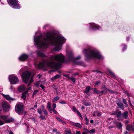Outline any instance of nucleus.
Instances as JSON below:
<instances>
[{"mask_svg":"<svg viewBox=\"0 0 134 134\" xmlns=\"http://www.w3.org/2000/svg\"><path fill=\"white\" fill-rule=\"evenodd\" d=\"M34 36V41L35 44L40 51L37 52L38 56L42 57H45V54L41 52L44 51V49L50 45L55 47V51H59L62 48V46L65 41V38L60 34L53 35L48 33L44 36L41 35L35 38Z\"/></svg>","mask_w":134,"mask_h":134,"instance_id":"f257e3e1","label":"nucleus"},{"mask_svg":"<svg viewBox=\"0 0 134 134\" xmlns=\"http://www.w3.org/2000/svg\"><path fill=\"white\" fill-rule=\"evenodd\" d=\"M50 59L52 62H49L47 60H44L39 63L38 67L41 69L47 66L49 68H56L60 66L64 62L65 57L62 54L60 53L51 57Z\"/></svg>","mask_w":134,"mask_h":134,"instance_id":"f03ea898","label":"nucleus"},{"mask_svg":"<svg viewBox=\"0 0 134 134\" xmlns=\"http://www.w3.org/2000/svg\"><path fill=\"white\" fill-rule=\"evenodd\" d=\"M83 53L85 54V57L87 59L92 58L102 59L103 57L99 52L96 50H92L90 49H85L83 51Z\"/></svg>","mask_w":134,"mask_h":134,"instance_id":"7ed1b4c3","label":"nucleus"},{"mask_svg":"<svg viewBox=\"0 0 134 134\" xmlns=\"http://www.w3.org/2000/svg\"><path fill=\"white\" fill-rule=\"evenodd\" d=\"M9 4L13 8L15 9H19L20 6L19 2L17 0H7Z\"/></svg>","mask_w":134,"mask_h":134,"instance_id":"20e7f679","label":"nucleus"},{"mask_svg":"<svg viewBox=\"0 0 134 134\" xmlns=\"http://www.w3.org/2000/svg\"><path fill=\"white\" fill-rule=\"evenodd\" d=\"M31 75L30 72L28 71H26L23 72L21 76V77L23 81L25 83H27Z\"/></svg>","mask_w":134,"mask_h":134,"instance_id":"39448f33","label":"nucleus"},{"mask_svg":"<svg viewBox=\"0 0 134 134\" xmlns=\"http://www.w3.org/2000/svg\"><path fill=\"white\" fill-rule=\"evenodd\" d=\"M0 118L5 123H8L12 121L14 119L12 117H9L8 115H2L0 114Z\"/></svg>","mask_w":134,"mask_h":134,"instance_id":"423d86ee","label":"nucleus"},{"mask_svg":"<svg viewBox=\"0 0 134 134\" xmlns=\"http://www.w3.org/2000/svg\"><path fill=\"white\" fill-rule=\"evenodd\" d=\"M9 79L11 84H16L19 82L17 77L12 75H10L9 76Z\"/></svg>","mask_w":134,"mask_h":134,"instance_id":"0eeeda50","label":"nucleus"},{"mask_svg":"<svg viewBox=\"0 0 134 134\" xmlns=\"http://www.w3.org/2000/svg\"><path fill=\"white\" fill-rule=\"evenodd\" d=\"M23 108V105L21 103H18L15 107V110L18 114L20 115L22 113Z\"/></svg>","mask_w":134,"mask_h":134,"instance_id":"6e6552de","label":"nucleus"},{"mask_svg":"<svg viewBox=\"0 0 134 134\" xmlns=\"http://www.w3.org/2000/svg\"><path fill=\"white\" fill-rule=\"evenodd\" d=\"M90 30H99L100 28V27L98 26L97 25L94 23H90Z\"/></svg>","mask_w":134,"mask_h":134,"instance_id":"1a4fd4ad","label":"nucleus"},{"mask_svg":"<svg viewBox=\"0 0 134 134\" xmlns=\"http://www.w3.org/2000/svg\"><path fill=\"white\" fill-rule=\"evenodd\" d=\"M28 57L27 55L26 54H22L19 58V59L21 61H25Z\"/></svg>","mask_w":134,"mask_h":134,"instance_id":"9d476101","label":"nucleus"},{"mask_svg":"<svg viewBox=\"0 0 134 134\" xmlns=\"http://www.w3.org/2000/svg\"><path fill=\"white\" fill-rule=\"evenodd\" d=\"M3 107L4 110L7 111H8L10 108V105L6 103H4L3 104Z\"/></svg>","mask_w":134,"mask_h":134,"instance_id":"9b49d317","label":"nucleus"},{"mask_svg":"<svg viewBox=\"0 0 134 134\" xmlns=\"http://www.w3.org/2000/svg\"><path fill=\"white\" fill-rule=\"evenodd\" d=\"M116 116L118 119L120 121H121L123 120L122 114L121 112L119 111L117 113Z\"/></svg>","mask_w":134,"mask_h":134,"instance_id":"f8f14e48","label":"nucleus"},{"mask_svg":"<svg viewBox=\"0 0 134 134\" xmlns=\"http://www.w3.org/2000/svg\"><path fill=\"white\" fill-rule=\"evenodd\" d=\"M3 96L6 99L9 101H14L15 100V99L10 97L9 95H5L3 94Z\"/></svg>","mask_w":134,"mask_h":134,"instance_id":"ddd939ff","label":"nucleus"},{"mask_svg":"<svg viewBox=\"0 0 134 134\" xmlns=\"http://www.w3.org/2000/svg\"><path fill=\"white\" fill-rule=\"evenodd\" d=\"M117 105L122 110H123L124 109V107L123 104L122 103L120 99H119L118 100V102L117 103Z\"/></svg>","mask_w":134,"mask_h":134,"instance_id":"4468645a","label":"nucleus"},{"mask_svg":"<svg viewBox=\"0 0 134 134\" xmlns=\"http://www.w3.org/2000/svg\"><path fill=\"white\" fill-rule=\"evenodd\" d=\"M28 91H26L22 93V96H21V97L24 100H25L26 96H28Z\"/></svg>","mask_w":134,"mask_h":134,"instance_id":"2eb2a0df","label":"nucleus"},{"mask_svg":"<svg viewBox=\"0 0 134 134\" xmlns=\"http://www.w3.org/2000/svg\"><path fill=\"white\" fill-rule=\"evenodd\" d=\"M26 88V87L23 85H20L19 86L18 90L20 92H22Z\"/></svg>","mask_w":134,"mask_h":134,"instance_id":"dca6fc26","label":"nucleus"},{"mask_svg":"<svg viewBox=\"0 0 134 134\" xmlns=\"http://www.w3.org/2000/svg\"><path fill=\"white\" fill-rule=\"evenodd\" d=\"M126 129L128 131L132 130L133 131L134 129V126L131 125H128L126 127Z\"/></svg>","mask_w":134,"mask_h":134,"instance_id":"f3484780","label":"nucleus"},{"mask_svg":"<svg viewBox=\"0 0 134 134\" xmlns=\"http://www.w3.org/2000/svg\"><path fill=\"white\" fill-rule=\"evenodd\" d=\"M72 125L76 127H78L79 128H81L82 127L80 124L78 123H74L73 122H72Z\"/></svg>","mask_w":134,"mask_h":134,"instance_id":"a211bd4d","label":"nucleus"},{"mask_svg":"<svg viewBox=\"0 0 134 134\" xmlns=\"http://www.w3.org/2000/svg\"><path fill=\"white\" fill-rule=\"evenodd\" d=\"M93 115L94 116H97L99 117L101 116V114L100 112L97 111H94L93 114Z\"/></svg>","mask_w":134,"mask_h":134,"instance_id":"6ab92c4d","label":"nucleus"},{"mask_svg":"<svg viewBox=\"0 0 134 134\" xmlns=\"http://www.w3.org/2000/svg\"><path fill=\"white\" fill-rule=\"evenodd\" d=\"M47 107L48 109L50 112V113H52V108L51 105V103L50 102H49L47 104Z\"/></svg>","mask_w":134,"mask_h":134,"instance_id":"aec40b11","label":"nucleus"},{"mask_svg":"<svg viewBox=\"0 0 134 134\" xmlns=\"http://www.w3.org/2000/svg\"><path fill=\"white\" fill-rule=\"evenodd\" d=\"M82 104L86 106H89L91 105V104L90 102L86 101L85 99L83 100Z\"/></svg>","mask_w":134,"mask_h":134,"instance_id":"412c9836","label":"nucleus"},{"mask_svg":"<svg viewBox=\"0 0 134 134\" xmlns=\"http://www.w3.org/2000/svg\"><path fill=\"white\" fill-rule=\"evenodd\" d=\"M128 112L126 111L124 112L122 114L123 119L124 118L125 119H127V118H128Z\"/></svg>","mask_w":134,"mask_h":134,"instance_id":"4be33fe9","label":"nucleus"},{"mask_svg":"<svg viewBox=\"0 0 134 134\" xmlns=\"http://www.w3.org/2000/svg\"><path fill=\"white\" fill-rule=\"evenodd\" d=\"M108 71L113 78H116V76L114 74L110 69H107Z\"/></svg>","mask_w":134,"mask_h":134,"instance_id":"5701e85b","label":"nucleus"},{"mask_svg":"<svg viewBox=\"0 0 134 134\" xmlns=\"http://www.w3.org/2000/svg\"><path fill=\"white\" fill-rule=\"evenodd\" d=\"M91 89H92V88L90 86H87L84 91V92L85 93H87L90 91Z\"/></svg>","mask_w":134,"mask_h":134,"instance_id":"b1692460","label":"nucleus"},{"mask_svg":"<svg viewBox=\"0 0 134 134\" xmlns=\"http://www.w3.org/2000/svg\"><path fill=\"white\" fill-rule=\"evenodd\" d=\"M92 90L96 94H98L101 93L100 91L97 90L96 88H92Z\"/></svg>","mask_w":134,"mask_h":134,"instance_id":"393cba45","label":"nucleus"},{"mask_svg":"<svg viewBox=\"0 0 134 134\" xmlns=\"http://www.w3.org/2000/svg\"><path fill=\"white\" fill-rule=\"evenodd\" d=\"M61 77V76L59 74H57L54 76L52 77L51 78L52 80H54L55 79H57Z\"/></svg>","mask_w":134,"mask_h":134,"instance_id":"a878e982","label":"nucleus"},{"mask_svg":"<svg viewBox=\"0 0 134 134\" xmlns=\"http://www.w3.org/2000/svg\"><path fill=\"white\" fill-rule=\"evenodd\" d=\"M68 59L71 60L73 58V55L72 52H70L68 54Z\"/></svg>","mask_w":134,"mask_h":134,"instance_id":"bb28decb","label":"nucleus"},{"mask_svg":"<svg viewBox=\"0 0 134 134\" xmlns=\"http://www.w3.org/2000/svg\"><path fill=\"white\" fill-rule=\"evenodd\" d=\"M56 119H57V120H58L59 122L62 123L63 124H66V122L65 121H64L62 120V119H61L60 118L58 117H56Z\"/></svg>","mask_w":134,"mask_h":134,"instance_id":"cd10ccee","label":"nucleus"},{"mask_svg":"<svg viewBox=\"0 0 134 134\" xmlns=\"http://www.w3.org/2000/svg\"><path fill=\"white\" fill-rule=\"evenodd\" d=\"M103 90L100 91L101 93L102 94H106L107 93L108 89L107 88L105 89H103Z\"/></svg>","mask_w":134,"mask_h":134,"instance_id":"c85d7f7f","label":"nucleus"},{"mask_svg":"<svg viewBox=\"0 0 134 134\" xmlns=\"http://www.w3.org/2000/svg\"><path fill=\"white\" fill-rule=\"evenodd\" d=\"M117 126L119 129H120L122 127V125L121 123L119 122H117L116 123Z\"/></svg>","mask_w":134,"mask_h":134,"instance_id":"c756f323","label":"nucleus"},{"mask_svg":"<svg viewBox=\"0 0 134 134\" xmlns=\"http://www.w3.org/2000/svg\"><path fill=\"white\" fill-rule=\"evenodd\" d=\"M74 75H72L71 76H70L69 79H70L73 82H75V79L74 77Z\"/></svg>","mask_w":134,"mask_h":134,"instance_id":"7c9ffc66","label":"nucleus"},{"mask_svg":"<svg viewBox=\"0 0 134 134\" xmlns=\"http://www.w3.org/2000/svg\"><path fill=\"white\" fill-rule=\"evenodd\" d=\"M59 96H57L55 97L52 99V101L53 102H55L58 100H59Z\"/></svg>","mask_w":134,"mask_h":134,"instance_id":"2f4dec72","label":"nucleus"},{"mask_svg":"<svg viewBox=\"0 0 134 134\" xmlns=\"http://www.w3.org/2000/svg\"><path fill=\"white\" fill-rule=\"evenodd\" d=\"M122 101L125 104V107H127L128 105V104L127 103V101L124 98L123 99Z\"/></svg>","mask_w":134,"mask_h":134,"instance_id":"473e14b6","label":"nucleus"},{"mask_svg":"<svg viewBox=\"0 0 134 134\" xmlns=\"http://www.w3.org/2000/svg\"><path fill=\"white\" fill-rule=\"evenodd\" d=\"M37 112L40 114H41L42 112V110L41 108H40L38 109Z\"/></svg>","mask_w":134,"mask_h":134,"instance_id":"72a5a7b5","label":"nucleus"},{"mask_svg":"<svg viewBox=\"0 0 134 134\" xmlns=\"http://www.w3.org/2000/svg\"><path fill=\"white\" fill-rule=\"evenodd\" d=\"M43 111L44 114L46 116L48 115V112L45 109H43Z\"/></svg>","mask_w":134,"mask_h":134,"instance_id":"f704fd0d","label":"nucleus"},{"mask_svg":"<svg viewBox=\"0 0 134 134\" xmlns=\"http://www.w3.org/2000/svg\"><path fill=\"white\" fill-rule=\"evenodd\" d=\"M39 118H41L42 120H45L46 119L45 118V117L43 116L42 115H40V116Z\"/></svg>","mask_w":134,"mask_h":134,"instance_id":"c9c22d12","label":"nucleus"},{"mask_svg":"<svg viewBox=\"0 0 134 134\" xmlns=\"http://www.w3.org/2000/svg\"><path fill=\"white\" fill-rule=\"evenodd\" d=\"M4 123L5 122L1 119H0V126L3 125Z\"/></svg>","mask_w":134,"mask_h":134,"instance_id":"e433bc0d","label":"nucleus"},{"mask_svg":"<svg viewBox=\"0 0 134 134\" xmlns=\"http://www.w3.org/2000/svg\"><path fill=\"white\" fill-rule=\"evenodd\" d=\"M90 133H93L95 132V130L94 129H93L90 130Z\"/></svg>","mask_w":134,"mask_h":134,"instance_id":"4c0bfd02","label":"nucleus"},{"mask_svg":"<svg viewBox=\"0 0 134 134\" xmlns=\"http://www.w3.org/2000/svg\"><path fill=\"white\" fill-rule=\"evenodd\" d=\"M100 81H97L95 83V85L97 86L100 83Z\"/></svg>","mask_w":134,"mask_h":134,"instance_id":"58836bf2","label":"nucleus"},{"mask_svg":"<svg viewBox=\"0 0 134 134\" xmlns=\"http://www.w3.org/2000/svg\"><path fill=\"white\" fill-rule=\"evenodd\" d=\"M76 112H77V114H78V115L80 117L82 118V115H81V114L80 112L78 110Z\"/></svg>","mask_w":134,"mask_h":134,"instance_id":"ea45409f","label":"nucleus"},{"mask_svg":"<svg viewBox=\"0 0 134 134\" xmlns=\"http://www.w3.org/2000/svg\"><path fill=\"white\" fill-rule=\"evenodd\" d=\"M33 76H31V77L30 79V81H29V82L32 83L33 81Z\"/></svg>","mask_w":134,"mask_h":134,"instance_id":"a19ab883","label":"nucleus"},{"mask_svg":"<svg viewBox=\"0 0 134 134\" xmlns=\"http://www.w3.org/2000/svg\"><path fill=\"white\" fill-rule=\"evenodd\" d=\"M40 81H38L35 83V85L37 86H38L39 85V82Z\"/></svg>","mask_w":134,"mask_h":134,"instance_id":"79ce46f5","label":"nucleus"},{"mask_svg":"<svg viewBox=\"0 0 134 134\" xmlns=\"http://www.w3.org/2000/svg\"><path fill=\"white\" fill-rule=\"evenodd\" d=\"M107 88L105 85L102 86L101 88V89H105Z\"/></svg>","mask_w":134,"mask_h":134,"instance_id":"37998d69","label":"nucleus"},{"mask_svg":"<svg viewBox=\"0 0 134 134\" xmlns=\"http://www.w3.org/2000/svg\"><path fill=\"white\" fill-rule=\"evenodd\" d=\"M38 91V90H34V92L33 94V96H34L35 94Z\"/></svg>","mask_w":134,"mask_h":134,"instance_id":"c03bdc74","label":"nucleus"},{"mask_svg":"<svg viewBox=\"0 0 134 134\" xmlns=\"http://www.w3.org/2000/svg\"><path fill=\"white\" fill-rule=\"evenodd\" d=\"M63 75L64 76L66 77L69 79L70 78V76H69V75L68 74H63Z\"/></svg>","mask_w":134,"mask_h":134,"instance_id":"a18cd8bd","label":"nucleus"},{"mask_svg":"<svg viewBox=\"0 0 134 134\" xmlns=\"http://www.w3.org/2000/svg\"><path fill=\"white\" fill-rule=\"evenodd\" d=\"M53 108H56V105L55 103H53L52 105Z\"/></svg>","mask_w":134,"mask_h":134,"instance_id":"49530a36","label":"nucleus"},{"mask_svg":"<svg viewBox=\"0 0 134 134\" xmlns=\"http://www.w3.org/2000/svg\"><path fill=\"white\" fill-rule=\"evenodd\" d=\"M52 112L53 111L54 114H57V112L55 109H52Z\"/></svg>","mask_w":134,"mask_h":134,"instance_id":"de8ad7c7","label":"nucleus"},{"mask_svg":"<svg viewBox=\"0 0 134 134\" xmlns=\"http://www.w3.org/2000/svg\"><path fill=\"white\" fill-rule=\"evenodd\" d=\"M25 67H24L22 68V69H21L19 71L20 72H23V70L25 69Z\"/></svg>","mask_w":134,"mask_h":134,"instance_id":"09e8293b","label":"nucleus"},{"mask_svg":"<svg viewBox=\"0 0 134 134\" xmlns=\"http://www.w3.org/2000/svg\"><path fill=\"white\" fill-rule=\"evenodd\" d=\"M85 119L86 121H89V120L87 119V116L86 115H85Z\"/></svg>","mask_w":134,"mask_h":134,"instance_id":"8fccbe9b","label":"nucleus"},{"mask_svg":"<svg viewBox=\"0 0 134 134\" xmlns=\"http://www.w3.org/2000/svg\"><path fill=\"white\" fill-rule=\"evenodd\" d=\"M123 46L124 47V48H123L122 50L123 51H124L125 50V49H126V45H125V44H123Z\"/></svg>","mask_w":134,"mask_h":134,"instance_id":"3c124183","label":"nucleus"},{"mask_svg":"<svg viewBox=\"0 0 134 134\" xmlns=\"http://www.w3.org/2000/svg\"><path fill=\"white\" fill-rule=\"evenodd\" d=\"M59 102V103H61V104H66V102L64 101H62Z\"/></svg>","mask_w":134,"mask_h":134,"instance_id":"603ef678","label":"nucleus"},{"mask_svg":"<svg viewBox=\"0 0 134 134\" xmlns=\"http://www.w3.org/2000/svg\"><path fill=\"white\" fill-rule=\"evenodd\" d=\"M53 131L55 132H57V130L56 129H54L53 130Z\"/></svg>","mask_w":134,"mask_h":134,"instance_id":"864d4df0","label":"nucleus"},{"mask_svg":"<svg viewBox=\"0 0 134 134\" xmlns=\"http://www.w3.org/2000/svg\"><path fill=\"white\" fill-rule=\"evenodd\" d=\"M85 131L87 133H90V132L87 129H85Z\"/></svg>","mask_w":134,"mask_h":134,"instance_id":"5fc2aeb1","label":"nucleus"},{"mask_svg":"<svg viewBox=\"0 0 134 134\" xmlns=\"http://www.w3.org/2000/svg\"><path fill=\"white\" fill-rule=\"evenodd\" d=\"M81 58V57L80 55L78 56L76 58V59H80Z\"/></svg>","mask_w":134,"mask_h":134,"instance_id":"6e6d98bb","label":"nucleus"},{"mask_svg":"<svg viewBox=\"0 0 134 134\" xmlns=\"http://www.w3.org/2000/svg\"><path fill=\"white\" fill-rule=\"evenodd\" d=\"M76 134H80V132L79 131H76Z\"/></svg>","mask_w":134,"mask_h":134,"instance_id":"4d7b16f0","label":"nucleus"},{"mask_svg":"<svg viewBox=\"0 0 134 134\" xmlns=\"http://www.w3.org/2000/svg\"><path fill=\"white\" fill-rule=\"evenodd\" d=\"M40 86L41 87V88L42 89H44V86L43 85H40Z\"/></svg>","mask_w":134,"mask_h":134,"instance_id":"13d9d810","label":"nucleus"},{"mask_svg":"<svg viewBox=\"0 0 134 134\" xmlns=\"http://www.w3.org/2000/svg\"><path fill=\"white\" fill-rule=\"evenodd\" d=\"M129 120H126V121H125V124H128V123L129 122Z\"/></svg>","mask_w":134,"mask_h":134,"instance_id":"bf43d9fd","label":"nucleus"},{"mask_svg":"<svg viewBox=\"0 0 134 134\" xmlns=\"http://www.w3.org/2000/svg\"><path fill=\"white\" fill-rule=\"evenodd\" d=\"M95 72H97L98 73H102V72L100 71H98V70L96 71Z\"/></svg>","mask_w":134,"mask_h":134,"instance_id":"052dcab7","label":"nucleus"},{"mask_svg":"<svg viewBox=\"0 0 134 134\" xmlns=\"http://www.w3.org/2000/svg\"><path fill=\"white\" fill-rule=\"evenodd\" d=\"M73 110L77 111L78 110H77L76 108L75 107H74L73 108Z\"/></svg>","mask_w":134,"mask_h":134,"instance_id":"680f3d73","label":"nucleus"},{"mask_svg":"<svg viewBox=\"0 0 134 134\" xmlns=\"http://www.w3.org/2000/svg\"><path fill=\"white\" fill-rule=\"evenodd\" d=\"M37 76L38 77V78H40L42 76V75H41L39 74L37 75Z\"/></svg>","mask_w":134,"mask_h":134,"instance_id":"e2e57ef3","label":"nucleus"},{"mask_svg":"<svg viewBox=\"0 0 134 134\" xmlns=\"http://www.w3.org/2000/svg\"><path fill=\"white\" fill-rule=\"evenodd\" d=\"M93 120H90V122L91 123H93Z\"/></svg>","mask_w":134,"mask_h":134,"instance_id":"0e129e2a","label":"nucleus"},{"mask_svg":"<svg viewBox=\"0 0 134 134\" xmlns=\"http://www.w3.org/2000/svg\"><path fill=\"white\" fill-rule=\"evenodd\" d=\"M31 82H29V83L28 84V86H30V85L31 84Z\"/></svg>","mask_w":134,"mask_h":134,"instance_id":"69168bd1","label":"nucleus"},{"mask_svg":"<svg viewBox=\"0 0 134 134\" xmlns=\"http://www.w3.org/2000/svg\"><path fill=\"white\" fill-rule=\"evenodd\" d=\"M108 91H109L111 93H112V92H113V91H112V90H109V89H108Z\"/></svg>","mask_w":134,"mask_h":134,"instance_id":"338daca9","label":"nucleus"},{"mask_svg":"<svg viewBox=\"0 0 134 134\" xmlns=\"http://www.w3.org/2000/svg\"><path fill=\"white\" fill-rule=\"evenodd\" d=\"M31 89V87H29L27 88V90H30Z\"/></svg>","mask_w":134,"mask_h":134,"instance_id":"774afa93","label":"nucleus"}]
</instances>
